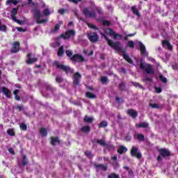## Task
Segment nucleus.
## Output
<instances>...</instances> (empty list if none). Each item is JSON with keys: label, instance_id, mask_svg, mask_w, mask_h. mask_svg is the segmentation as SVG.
Instances as JSON below:
<instances>
[{"label": "nucleus", "instance_id": "1", "mask_svg": "<svg viewBox=\"0 0 178 178\" xmlns=\"http://www.w3.org/2000/svg\"><path fill=\"white\" fill-rule=\"evenodd\" d=\"M101 35L103 36V38L107 41V44L109 47H111V48H113L115 51L118 52H122V54H126V50L123 49L120 47V42L117 41V42H113L108 37H106V35L105 33L100 32Z\"/></svg>", "mask_w": 178, "mask_h": 178}, {"label": "nucleus", "instance_id": "2", "mask_svg": "<svg viewBox=\"0 0 178 178\" xmlns=\"http://www.w3.org/2000/svg\"><path fill=\"white\" fill-rule=\"evenodd\" d=\"M140 69H141V70H145L147 74H155V70H154L152 65L146 63L145 61L143 59L140 60Z\"/></svg>", "mask_w": 178, "mask_h": 178}, {"label": "nucleus", "instance_id": "3", "mask_svg": "<svg viewBox=\"0 0 178 178\" xmlns=\"http://www.w3.org/2000/svg\"><path fill=\"white\" fill-rule=\"evenodd\" d=\"M53 65L56 66V67L57 69H60L63 72H65V73L66 74H69V73H72V72H73V70H72V68H70V67H69L67 65H62L58 60L54 61L53 63Z\"/></svg>", "mask_w": 178, "mask_h": 178}, {"label": "nucleus", "instance_id": "4", "mask_svg": "<svg viewBox=\"0 0 178 178\" xmlns=\"http://www.w3.org/2000/svg\"><path fill=\"white\" fill-rule=\"evenodd\" d=\"M72 62H77V63H83L86 62V58L81 54H75L71 57Z\"/></svg>", "mask_w": 178, "mask_h": 178}, {"label": "nucleus", "instance_id": "5", "mask_svg": "<svg viewBox=\"0 0 178 178\" xmlns=\"http://www.w3.org/2000/svg\"><path fill=\"white\" fill-rule=\"evenodd\" d=\"M76 35V31L73 29L67 30L65 34H61L60 35V38L64 40H69L71 37H74Z\"/></svg>", "mask_w": 178, "mask_h": 178}, {"label": "nucleus", "instance_id": "6", "mask_svg": "<svg viewBox=\"0 0 178 178\" xmlns=\"http://www.w3.org/2000/svg\"><path fill=\"white\" fill-rule=\"evenodd\" d=\"M130 154L131 156H136L138 159H141L143 157L141 152H138V147H136V146L131 147Z\"/></svg>", "mask_w": 178, "mask_h": 178}, {"label": "nucleus", "instance_id": "7", "mask_svg": "<svg viewBox=\"0 0 178 178\" xmlns=\"http://www.w3.org/2000/svg\"><path fill=\"white\" fill-rule=\"evenodd\" d=\"M83 13L84 16H86V17H89L90 19H95V17H97V13L94 11H90V10H88L87 8H83Z\"/></svg>", "mask_w": 178, "mask_h": 178}, {"label": "nucleus", "instance_id": "8", "mask_svg": "<svg viewBox=\"0 0 178 178\" xmlns=\"http://www.w3.org/2000/svg\"><path fill=\"white\" fill-rule=\"evenodd\" d=\"M88 38L90 41V42H98V41H99V36L95 32L88 33Z\"/></svg>", "mask_w": 178, "mask_h": 178}, {"label": "nucleus", "instance_id": "9", "mask_svg": "<svg viewBox=\"0 0 178 178\" xmlns=\"http://www.w3.org/2000/svg\"><path fill=\"white\" fill-rule=\"evenodd\" d=\"M81 81V74L79 72H76L73 75V84L74 86H79Z\"/></svg>", "mask_w": 178, "mask_h": 178}, {"label": "nucleus", "instance_id": "10", "mask_svg": "<svg viewBox=\"0 0 178 178\" xmlns=\"http://www.w3.org/2000/svg\"><path fill=\"white\" fill-rule=\"evenodd\" d=\"M20 51V42H14L13 43L12 48L10 49L11 54H17Z\"/></svg>", "mask_w": 178, "mask_h": 178}, {"label": "nucleus", "instance_id": "11", "mask_svg": "<svg viewBox=\"0 0 178 178\" xmlns=\"http://www.w3.org/2000/svg\"><path fill=\"white\" fill-rule=\"evenodd\" d=\"M34 17L36 19V20H40L41 19V10L38 7H35L32 10H31Z\"/></svg>", "mask_w": 178, "mask_h": 178}, {"label": "nucleus", "instance_id": "12", "mask_svg": "<svg viewBox=\"0 0 178 178\" xmlns=\"http://www.w3.org/2000/svg\"><path fill=\"white\" fill-rule=\"evenodd\" d=\"M26 58H28L29 59L26 60V65H33V63H35V62L38 61V58H31V53H29L26 55Z\"/></svg>", "mask_w": 178, "mask_h": 178}, {"label": "nucleus", "instance_id": "13", "mask_svg": "<svg viewBox=\"0 0 178 178\" xmlns=\"http://www.w3.org/2000/svg\"><path fill=\"white\" fill-rule=\"evenodd\" d=\"M159 154L163 158H166V156H170V151L168 150L165 148H161L159 149Z\"/></svg>", "mask_w": 178, "mask_h": 178}, {"label": "nucleus", "instance_id": "14", "mask_svg": "<svg viewBox=\"0 0 178 178\" xmlns=\"http://www.w3.org/2000/svg\"><path fill=\"white\" fill-rule=\"evenodd\" d=\"M127 115H129V116H131L133 119H136V118L138 116V113L136 111V110H133V109H128L127 111Z\"/></svg>", "mask_w": 178, "mask_h": 178}, {"label": "nucleus", "instance_id": "15", "mask_svg": "<svg viewBox=\"0 0 178 178\" xmlns=\"http://www.w3.org/2000/svg\"><path fill=\"white\" fill-rule=\"evenodd\" d=\"M50 144L52 145V147H55L56 144H60V140H59V138L58 137L51 136Z\"/></svg>", "mask_w": 178, "mask_h": 178}, {"label": "nucleus", "instance_id": "16", "mask_svg": "<svg viewBox=\"0 0 178 178\" xmlns=\"http://www.w3.org/2000/svg\"><path fill=\"white\" fill-rule=\"evenodd\" d=\"M94 166L95 169L98 170L100 168L103 172H106V170H108V165H106L95 163Z\"/></svg>", "mask_w": 178, "mask_h": 178}, {"label": "nucleus", "instance_id": "17", "mask_svg": "<svg viewBox=\"0 0 178 178\" xmlns=\"http://www.w3.org/2000/svg\"><path fill=\"white\" fill-rule=\"evenodd\" d=\"M138 44L139 49L140 51V55H145V54H147V49L145 48V45H144L141 42H138Z\"/></svg>", "mask_w": 178, "mask_h": 178}, {"label": "nucleus", "instance_id": "18", "mask_svg": "<svg viewBox=\"0 0 178 178\" xmlns=\"http://www.w3.org/2000/svg\"><path fill=\"white\" fill-rule=\"evenodd\" d=\"M149 124L147 122H142L140 124H136V127L138 129H148Z\"/></svg>", "mask_w": 178, "mask_h": 178}, {"label": "nucleus", "instance_id": "19", "mask_svg": "<svg viewBox=\"0 0 178 178\" xmlns=\"http://www.w3.org/2000/svg\"><path fill=\"white\" fill-rule=\"evenodd\" d=\"M105 33L110 37H113V38H116V35H115V31L111 28H108L105 30Z\"/></svg>", "mask_w": 178, "mask_h": 178}, {"label": "nucleus", "instance_id": "20", "mask_svg": "<svg viewBox=\"0 0 178 178\" xmlns=\"http://www.w3.org/2000/svg\"><path fill=\"white\" fill-rule=\"evenodd\" d=\"M18 10H19V8H14L11 10L10 17H11L12 20L13 19L16 18V15H17Z\"/></svg>", "mask_w": 178, "mask_h": 178}, {"label": "nucleus", "instance_id": "21", "mask_svg": "<svg viewBox=\"0 0 178 178\" xmlns=\"http://www.w3.org/2000/svg\"><path fill=\"white\" fill-rule=\"evenodd\" d=\"M122 57L127 62H128V63L133 65V60L130 58V56H129V54H123Z\"/></svg>", "mask_w": 178, "mask_h": 178}, {"label": "nucleus", "instance_id": "22", "mask_svg": "<svg viewBox=\"0 0 178 178\" xmlns=\"http://www.w3.org/2000/svg\"><path fill=\"white\" fill-rule=\"evenodd\" d=\"M135 138L138 141H145V136L143 134H137L135 136Z\"/></svg>", "mask_w": 178, "mask_h": 178}, {"label": "nucleus", "instance_id": "23", "mask_svg": "<svg viewBox=\"0 0 178 178\" xmlns=\"http://www.w3.org/2000/svg\"><path fill=\"white\" fill-rule=\"evenodd\" d=\"M81 131H83V133H90V131H91V127H90L89 125L82 127L81 129Z\"/></svg>", "mask_w": 178, "mask_h": 178}, {"label": "nucleus", "instance_id": "24", "mask_svg": "<svg viewBox=\"0 0 178 178\" xmlns=\"http://www.w3.org/2000/svg\"><path fill=\"white\" fill-rule=\"evenodd\" d=\"M118 154L122 155V154H124V152H127V148L124 146H120L119 149H117Z\"/></svg>", "mask_w": 178, "mask_h": 178}, {"label": "nucleus", "instance_id": "25", "mask_svg": "<svg viewBox=\"0 0 178 178\" xmlns=\"http://www.w3.org/2000/svg\"><path fill=\"white\" fill-rule=\"evenodd\" d=\"M131 10H132V13L138 16V17H140V16H141V14H140V12H138V10L136 6L131 7Z\"/></svg>", "mask_w": 178, "mask_h": 178}, {"label": "nucleus", "instance_id": "26", "mask_svg": "<svg viewBox=\"0 0 178 178\" xmlns=\"http://www.w3.org/2000/svg\"><path fill=\"white\" fill-rule=\"evenodd\" d=\"M86 98H89V99H94L97 98V96H95V95L91 92H87L86 93Z\"/></svg>", "mask_w": 178, "mask_h": 178}, {"label": "nucleus", "instance_id": "27", "mask_svg": "<svg viewBox=\"0 0 178 178\" xmlns=\"http://www.w3.org/2000/svg\"><path fill=\"white\" fill-rule=\"evenodd\" d=\"M63 54H65V49L63 48V46H60L58 49V51L57 52L58 56H63Z\"/></svg>", "mask_w": 178, "mask_h": 178}, {"label": "nucleus", "instance_id": "28", "mask_svg": "<svg viewBox=\"0 0 178 178\" xmlns=\"http://www.w3.org/2000/svg\"><path fill=\"white\" fill-rule=\"evenodd\" d=\"M83 122L86 123H92V122H94V118L86 115L83 118Z\"/></svg>", "mask_w": 178, "mask_h": 178}, {"label": "nucleus", "instance_id": "29", "mask_svg": "<svg viewBox=\"0 0 178 178\" xmlns=\"http://www.w3.org/2000/svg\"><path fill=\"white\" fill-rule=\"evenodd\" d=\"M0 31H4L6 33L8 31V26L5 24H2V22L0 20Z\"/></svg>", "mask_w": 178, "mask_h": 178}, {"label": "nucleus", "instance_id": "30", "mask_svg": "<svg viewBox=\"0 0 178 178\" xmlns=\"http://www.w3.org/2000/svg\"><path fill=\"white\" fill-rule=\"evenodd\" d=\"M40 133L42 135L43 137H47L48 136V132L47 131V129L42 127L40 130Z\"/></svg>", "mask_w": 178, "mask_h": 178}, {"label": "nucleus", "instance_id": "31", "mask_svg": "<svg viewBox=\"0 0 178 178\" xmlns=\"http://www.w3.org/2000/svg\"><path fill=\"white\" fill-rule=\"evenodd\" d=\"M108 127V122L107 121H102L99 124V129H102L104 127Z\"/></svg>", "mask_w": 178, "mask_h": 178}, {"label": "nucleus", "instance_id": "32", "mask_svg": "<svg viewBox=\"0 0 178 178\" xmlns=\"http://www.w3.org/2000/svg\"><path fill=\"white\" fill-rule=\"evenodd\" d=\"M22 163L23 166H26L29 163V160H27V156L26 155L22 156Z\"/></svg>", "mask_w": 178, "mask_h": 178}, {"label": "nucleus", "instance_id": "33", "mask_svg": "<svg viewBox=\"0 0 178 178\" xmlns=\"http://www.w3.org/2000/svg\"><path fill=\"white\" fill-rule=\"evenodd\" d=\"M45 88L47 91H50L51 92H54L56 90L55 88L52 87V86L51 85H46Z\"/></svg>", "mask_w": 178, "mask_h": 178}, {"label": "nucleus", "instance_id": "34", "mask_svg": "<svg viewBox=\"0 0 178 178\" xmlns=\"http://www.w3.org/2000/svg\"><path fill=\"white\" fill-rule=\"evenodd\" d=\"M118 88L120 91H124L126 90V83L124 82H122L118 85Z\"/></svg>", "mask_w": 178, "mask_h": 178}, {"label": "nucleus", "instance_id": "35", "mask_svg": "<svg viewBox=\"0 0 178 178\" xmlns=\"http://www.w3.org/2000/svg\"><path fill=\"white\" fill-rule=\"evenodd\" d=\"M85 155L87 158H89V159H92V158H94V154H91V152L89 150H86L85 152Z\"/></svg>", "mask_w": 178, "mask_h": 178}, {"label": "nucleus", "instance_id": "36", "mask_svg": "<svg viewBox=\"0 0 178 178\" xmlns=\"http://www.w3.org/2000/svg\"><path fill=\"white\" fill-rule=\"evenodd\" d=\"M149 106H151L153 109H160V108H162L159 104H149Z\"/></svg>", "mask_w": 178, "mask_h": 178}, {"label": "nucleus", "instance_id": "37", "mask_svg": "<svg viewBox=\"0 0 178 178\" xmlns=\"http://www.w3.org/2000/svg\"><path fill=\"white\" fill-rule=\"evenodd\" d=\"M97 143L99 144V145H102V147H106V142H105V140H102V139H97Z\"/></svg>", "mask_w": 178, "mask_h": 178}, {"label": "nucleus", "instance_id": "38", "mask_svg": "<svg viewBox=\"0 0 178 178\" xmlns=\"http://www.w3.org/2000/svg\"><path fill=\"white\" fill-rule=\"evenodd\" d=\"M10 3H13V5H17V3H19V1L16 0H7L6 2V5H10Z\"/></svg>", "mask_w": 178, "mask_h": 178}, {"label": "nucleus", "instance_id": "39", "mask_svg": "<svg viewBox=\"0 0 178 178\" xmlns=\"http://www.w3.org/2000/svg\"><path fill=\"white\" fill-rule=\"evenodd\" d=\"M59 29H60V25L59 24H56L54 29L51 30V33H58Z\"/></svg>", "mask_w": 178, "mask_h": 178}, {"label": "nucleus", "instance_id": "40", "mask_svg": "<svg viewBox=\"0 0 178 178\" xmlns=\"http://www.w3.org/2000/svg\"><path fill=\"white\" fill-rule=\"evenodd\" d=\"M105 147L108 149V151H113L115 149V146L113 145H109L106 143Z\"/></svg>", "mask_w": 178, "mask_h": 178}, {"label": "nucleus", "instance_id": "41", "mask_svg": "<svg viewBox=\"0 0 178 178\" xmlns=\"http://www.w3.org/2000/svg\"><path fill=\"white\" fill-rule=\"evenodd\" d=\"M7 134L8 136H15L16 134L15 133V131L13 129H9L7 130Z\"/></svg>", "mask_w": 178, "mask_h": 178}, {"label": "nucleus", "instance_id": "42", "mask_svg": "<svg viewBox=\"0 0 178 178\" xmlns=\"http://www.w3.org/2000/svg\"><path fill=\"white\" fill-rule=\"evenodd\" d=\"M108 81V76H102L101 78L102 84H106Z\"/></svg>", "mask_w": 178, "mask_h": 178}, {"label": "nucleus", "instance_id": "43", "mask_svg": "<svg viewBox=\"0 0 178 178\" xmlns=\"http://www.w3.org/2000/svg\"><path fill=\"white\" fill-rule=\"evenodd\" d=\"M108 178H120V176L116 173H111L108 175Z\"/></svg>", "mask_w": 178, "mask_h": 178}, {"label": "nucleus", "instance_id": "44", "mask_svg": "<svg viewBox=\"0 0 178 178\" xmlns=\"http://www.w3.org/2000/svg\"><path fill=\"white\" fill-rule=\"evenodd\" d=\"M87 26L89 27V29H92L93 30H99V28L92 24L88 23Z\"/></svg>", "mask_w": 178, "mask_h": 178}, {"label": "nucleus", "instance_id": "45", "mask_svg": "<svg viewBox=\"0 0 178 178\" xmlns=\"http://www.w3.org/2000/svg\"><path fill=\"white\" fill-rule=\"evenodd\" d=\"M43 15L44 16H49V15H51V11L49 10V8H45L43 10Z\"/></svg>", "mask_w": 178, "mask_h": 178}, {"label": "nucleus", "instance_id": "46", "mask_svg": "<svg viewBox=\"0 0 178 178\" xmlns=\"http://www.w3.org/2000/svg\"><path fill=\"white\" fill-rule=\"evenodd\" d=\"M21 130L26 131L27 130V125L25 123H22L19 125Z\"/></svg>", "mask_w": 178, "mask_h": 178}, {"label": "nucleus", "instance_id": "47", "mask_svg": "<svg viewBox=\"0 0 178 178\" xmlns=\"http://www.w3.org/2000/svg\"><path fill=\"white\" fill-rule=\"evenodd\" d=\"M127 47L131 48V49H134V42L133 40H130L127 43Z\"/></svg>", "mask_w": 178, "mask_h": 178}, {"label": "nucleus", "instance_id": "48", "mask_svg": "<svg viewBox=\"0 0 178 178\" xmlns=\"http://www.w3.org/2000/svg\"><path fill=\"white\" fill-rule=\"evenodd\" d=\"M48 22V19H43L41 20H38L36 22L37 24H42L44 23H47Z\"/></svg>", "mask_w": 178, "mask_h": 178}, {"label": "nucleus", "instance_id": "49", "mask_svg": "<svg viewBox=\"0 0 178 178\" xmlns=\"http://www.w3.org/2000/svg\"><path fill=\"white\" fill-rule=\"evenodd\" d=\"M65 54L68 58H70V59L72 58V56H73V52L70 50H66Z\"/></svg>", "mask_w": 178, "mask_h": 178}, {"label": "nucleus", "instance_id": "50", "mask_svg": "<svg viewBox=\"0 0 178 178\" xmlns=\"http://www.w3.org/2000/svg\"><path fill=\"white\" fill-rule=\"evenodd\" d=\"M95 9L96 10V12H97V13H99V15H102L103 11H102V8H101V7H95Z\"/></svg>", "mask_w": 178, "mask_h": 178}, {"label": "nucleus", "instance_id": "51", "mask_svg": "<svg viewBox=\"0 0 178 178\" xmlns=\"http://www.w3.org/2000/svg\"><path fill=\"white\" fill-rule=\"evenodd\" d=\"M159 79L162 83H168V79L163 75H160Z\"/></svg>", "mask_w": 178, "mask_h": 178}, {"label": "nucleus", "instance_id": "52", "mask_svg": "<svg viewBox=\"0 0 178 178\" xmlns=\"http://www.w3.org/2000/svg\"><path fill=\"white\" fill-rule=\"evenodd\" d=\"M102 24L103 26H107L108 27H109V26H111V22L108 20H103Z\"/></svg>", "mask_w": 178, "mask_h": 178}, {"label": "nucleus", "instance_id": "53", "mask_svg": "<svg viewBox=\"0 0 178 178\" xmlns=\"http://www.w3.org/2000/svg\"><path fill=\"white\" fill-rule=\"evenodd\" d=\"M114 35H115V38H113L114 40H122V35L119 33H116L114 32Z\"/></svg>", "mask_w": 178, "mask_h": 178}, {"label": "nucleus", "instance_id": "54", "mask_svg": "<svg viewBox=\"0 0 178 178\" xmlns=\"http://www.w3.org/2000/svg\"><path fill=\"white\" fill-rule=\"evenodd\" d=\"M23 108H24V106H23V104H19L17 105L15 108L17 109V111H19V112H20L21 111H23Z\"/></svg>", "mask_w": 178, "mask_h": 178}, {"label": "nucleus", "instance_id": "55", "mask_svg": "<svg viewBox=\"0 0 178 178\" xmlns=\"http://www.w3.org/2000/svg\"><path fill=\"white\" fill-rule=\"evenodd\" d=\"M132 85H134V87H138L139 88H143V86H141L140 83L137 82H132Z\"/></svg>", "mask_w": 178, "mask_h": 178}, {"label": "nucleus", "instance_id": "56", "mask_svg": "<svg viewBox=\"0 0 178 178\" xmlns=\"http://www.w3.org/2000/svg\"><path fill=\"white\" fill-rule=\"evenodd\" d=\"M1 90L4 95L9 92V89H8V88L6 87L1 88Z\"/></svg>", "mask_w": 178, "mask_h": 178}, {"label": "nucleus", "instance_id": "57", "mask_svg": "<svg viewBox=\"0 0 178 178\" xmlns=\"http://www.w3.org/2000/svg\"><path fill=\"white\" fill-rule=\"evenodd\" d=\"M63 80V79H62V77H60V76H57L56 78V83H62Z\"/></svg>", "mask_w": 178, "mask_h": 178}, {"label": "nucleus", "instance_id": "58", "mask_svg": "<svg viewBox=\"0 0 178 178\" xmlns=\"http://www.w3.org/2000/svg\"><path fill=\"white\" fill-rule=\"evenodd\" d=\"M13 22H15V23H17L18 24H22L23 22L20 21V19H17V18L13 19Z\"/></svg>", "mask_w": 178, "mask_h": 178}, {"label": "nucleus", "instance_id": "59", "mask_svg": "<svg viewBox=\"0 0 178 178\" xmlns=\"http://www.w3.org/2000/svg\"><path fill=\"white\" fill-rule=\"evenodd\" d=\"M155 90H156V92H157V94H161V92H162V88H161L156 87Z\"/></svg>", "mask_w": 178, "mask_h": 178}, {"label": "nucleus", "instance_id": "60", "mask_svg": "<svg viewBox=\"0 0 178 178\" xmlns=\"http://www.w3.org/2000/svg\"><path fill=\"white\" fill-rule=\"evenodd\" d=\"M65 12H66V9L65 8H61L58 11V13H60V15H64Z\"/></svg>", "mask_w": 178, "mask_h": 178}, {"label": "nucleus", "instance_id": "61", "mask_svg": "<svg viewBox=\"0 0 178 178\" xmlns=\"http://www.w3.org/2000/svg\"><path fill=\"white\" fill-rule=\"evenodd\" d=\"M168 44H170V42H169L168 40H163L162 42V46L165 47V45H166L168 47Z\"/></svg>", "mask_w": 178, "mask_h": 178}, {"label": "nucleus", "instance_id": "62", "mask_svg": "<svg viewBox=\"0 0 178 178\" xmlns=\"http://www.w3.org/2000/svg\"><path fill=\"white\" fill-rule=\"evenodd\" d=\"M105 56H106L105 54H100L99 55V58L100 59H102V60H105Z\"/></svg>", "mask_w": 178, "mask_h": 178}, {"label": "nucleus", "instance_id": "63", "mask_svg": "<svg viewBox=\"0 0 178 178\" xmlns=\"http://www.w3.org/2000/svg\"><path fill=\"white\" fill-rule=\"evenodd\" d=\"M125 140L126 141H131V136L127 135L125 136Z\"/></svg>", "mask_w": 178, "mask_h": 178}, {"label": "nucleus", "instance_id": "64", "mask_svg": "<svg viewBox=\"0 0 178 178\" xmlns=\"http://www.w3.org/2000/svg\"><path fill=\"white\" fill-rule=\"evenodd\" d=\"M144 81H152V77H145Z\"/></svg>", "mask_w": 178, "mask_h": 178}]
</instances>
